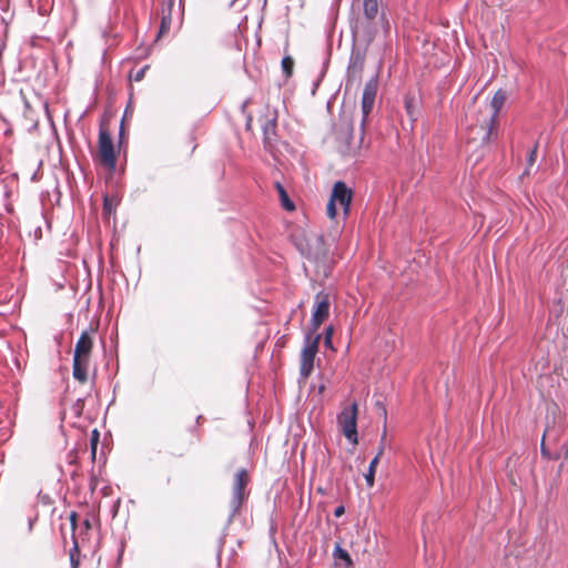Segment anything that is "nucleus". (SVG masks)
Listing matches in <instances>:
<instances>
[{
  "label": "nucleus",
  "mask_w": 568,
  "mask_h": 568,
  "mask_svg": "<svg viewBox=\"0 0 568 568\" xmlns=\"http://www.w3.org/2000/svg\"><path fill=\"white\" fill-rule=\"evenodd\" d=\"M314 242H315V244H316L318 247H322V246H323V244H324V240H323V237H322V236H315V237H314Z\"/></svg>",
  "instance_id": "obj_31"
},
{
  "label": "nucleus",
  "mask_w": 568,
  "mask_h": 568,
  "mask_svg": "<svg viewBox=\"0 0 568 568\" xmlns=\"http://www.w3.org/2000/svg\"><path fill=\"white\" fill-rule=\"evenodd\" d=\"M506 100H507L506 91L503 89H499L495 92L490 102L478 103V105L484 110H488V113H490L494 118H496L498 120V113L501 110V108L504 106Z\"/></svg>",
  "instance_id": "obj_12"
},
{
  "label": "nucleus",
  "mask_w": 568,
  "mask_h": 568,
  "mask_svg": "<svg viewBox=\"0 0 568 568\" xmlns=\"http://www.w3.org/2000/svg\"><path fill=\"white\" fill-rule=\"evenodd\" d=\"M344 513H345V508H344V506L341 505V506L336 507L334 515H335V517H341L342 515H344Z\"/></svg>",
  "instance_id": "obj_28"
},
{
  "label": "nucleus",
  "mask_w": 568,
  "mask_h": 568,
  "mask_svg": "<svg viewBox=\"0 0 568 568\" xmlns=\"http://www.w3.org/2000/svg\"><path fill=\"white\" fill-rule=\"evenodd\" d=\"M175 0H166L161 8V23L158 32L156 39H161L166 36L172 26V8L174 6Z\"/></svg>",
  "instance_id": "obj_11"
},
{
  "label": "nucleus",
  "mask_w": 568,
  "mask_h": 568,
  "mask_svg": "<svg viewBox=\"0 0 568 568\" xmlns=\"http://www.w3.org/2000/svg\"><path fill=\"white\" fill-rule=\"evenodd\" d=\"M248 483L250 475L247 470L244 468L237 470V473L234 476L232 498L230 501V506L232 508V516H235L243 506L247 497L246 487Z\"/></svg>",
  "instance_id": "obj_8"
},
{
  "label": "nucleus",
  "mask_w": 568,
  "mask_h": 568,
  "mask_svg": "<svg viewBox=\"0 0 568 568\" xmlns=\"http://www.w3.org/2000/svg\"><path fill=\"white\" fill-rule=\"evenodd\" d=\"M275 187L278 193L281 205L283 206V209L288 212H293L295 210V204L290 199L285 187L280 182L275 183Z\"/></svg>",
  "instance_id": "obj_15"
},
{
  "label": "nucleus",
  "mask_w": 568,
  "mask_h": 568,
  "mask_svg": "<svg viewBox=\"0 0 568 568\" xmlns=\"http://www.w3.org/2000/svg\"><path fill=\"white\" fill-rule=\"evenodd\" d=\"M321 341V334L316 333L313 338L307 337L306 344L301 353V365L300 373L303 378H307L313 368H314V359L318 352V344Z\"/></svg>",
  "instance_id": "obj_9"
},
{
  "label": "nucleus",
  "mask_w": 568,
  "mask_h": 568,
  "mask_svg": "<svg viewBox=\"0 0 568 568\" xmlns=\"http://www.w3.org/2000/svg\"><path fill=\"white\" fill-rule=\"evenodd\" d=\"M565 457L568 458V442H567V445H566Z\"/></svg>",
  "instance_id": "obj_35"
},
{
  "label": "nucleus",
  "mask_w": 568,
  "mask_h": 568,
  "mask_svg": "<svg viewBox=\"0 0 568 568\" xmlns=\"http://www.w3.org/2000/svg\"><path fill=\"white\" fill-rule=\"evenodd\" d=\"M70 561L72 565V568L79 567V546H78V541L75 539L73 540V547L70 550Z\"/></svg>",
  "instance_id": "obj_21"
},
{
  "label": "nucleus",
  "mask_w": 568,
  "mask_h": 568,
  "mask_svg": "<svg viewBox=\"0 0 568 568\" xmlns=\"http://www.w3.org/2000/svg\"><path fill=\"white\" fill-rule=\"evenodd\" d=\"M364 14L368 20H373L378 14V0H363Z\"/></svg>",
  "instance_id": "obj_16"
},
{
  "label": "nucleus",
  "mask_w": 568,
  "mask_h": 568,
  "mask_svg": "<svg viewBox=\"0 0 568 568\" xmlns=\"http://www.w3.org/2000/svg\"><path fill=\"white\" fill-rule=\"evenodd\" d=\"M123 133H124V123L123 121L121 122V126H120V138L123 136Z\"/></svg>",
  "instance_id": "obj_34"
},
{
  "label": "nucleus",
  "mask_w": 568,
  "mask_h": 568,
  "mask_svg": "<svg viewBox=\"0 0 568 568\" xmlns=\"http://www.w3.org/2000/svg\"><path fill=\"white\" fill-rule=\"evenodd\" d=\"M98 155L100 163L113 171L116 163V152L106 125L101 124L99 130Z\"/></svg>",
  "instance_id": "obj_7"
},
{
  "label": "nucleus",
  "mask_w": 568,
  "mask_h": 568,
  "mask_svg": "<svg viewBox=\"0 0 568 568\" xmlns=\"http://www.w3.org/2000/svg\"><path fill=\"white\" fill-rule=\"evenodd\" d=\"M468 143L487 146L497 136L498 120L474 101L466 112Z\"/></svg>",
  "instance_id": "obj_3"
},
{
  "label": "nucleus",
  "mask_w": 568,
  "mask_h": 568,
  "mask_svg": "<svg viewBox=\"0 0 568 568\" xmlns=\"http://www.w3.org/2000/svg\"><path fill=\"white\" fill-rule=\"evenodd\" d=\"M121 202V194L119 192L103 194V214L110 216L115 213L118 205Z\"/></svg>",
  "instance_id": "obj_13"
},
{
  "label": "nucleus",
  "mask_w": 568,
  "mask_h": 568,
  "mask_svg": "<svg viewBox=\"0 0 568 568\" xmlns=\"http://www.w3.org/2000/svg\"><path fill=\"white\" fill-rule=\"evenodd\" d=\"M334 554L338 559L344 560L347 566L353 564L349 554L345 549L341 548L339 545H336Z\"/></svg>",
  "instance_id": "obj_22"
},
{
  "label": "nucleus",
  "mask_w": 568,
  "mask_h": 568,
  "mask_svg": "<svg viewBox=\"0 0 568 568\" xmlns=\"http://www.w3.org/2000/svg\"><path fill=\"white\" fill-rule=\"evenodd\" d=\"M303 254L306 255V257L308 260H313L315 262L320 261V260H324L326 257V251L324 248H322L321 251H316V252H312L311 250H308L307 252H304L302 251Z\"/></svg>",
  "instance_id": "obj_24"
},
{
  "label": "nucleus",
  "mask_w": 568,
  "mask_h": 568,
  "mask_svg": "<svg viewBox=\"0 0 568 568\" xmlns=\"http://www.w3.org/2000/svg\"><path fill=\"white\" fill-rule=\"evenodd\" d=\"M236 3H239L241 8H244L246 6L247 1L246 0H233L231 4L234 6Z\"/></svg>",
  "instance_id": "obj_32"
},
{
  "label": "nucleus",
  "mask_w": 568,
  "mask_h": 568,
  "mask_svg": "<svg viewBox=\"0 0 568 568\" xmlns=\"http://www.w3.org/2000/svg\"><path fill=\"white\" fill-rule=\"evenodd\" d=\"M83 525L85 527L87 530H89L91 528V523H90V519L87 518L84 521H83Z\"/></svg>",
  "instance_id": "obj_33"
},
{
  "label": "nucleus",
  "mask_w": 568,
  "mask_h": 568,
  "mask_svg": "<svg viewBox=\"0 0 568 568\" xmlns=\"http://www.w3.org/2000/svg\"><path fill=\"white\" fill-rule=\"evenodd\" d=\"M282 69L287 78L292 75L294 69V60L292 57L286 55L282 59Z\"/></svg>",
  "instance_id": "obj_19"
},
{
  "label": "nucleus",
  "mask_w": 568,
  "mask_h": 568,
  "mask_svg": "<svg viewBox=\"0 0 568 568\" xmlns=\"http://www.w3.org/2000/svg\"><path fill=\"white\" fill-rule=\"evenodd\" d=\"M68 458H69L70 464H75L77 463V453L74 450L69 453Z\"/></svg>",
  "instance_id": "obj_29"
},
{
  "label": "nucleus",
  "mask_w": 568,
  "mask_h": 568,
  "mask_svg": "<svg viewBox=\"0 0 568 568\" xmlns=\"http://www.w3.org/2000/svg\"><path fill=\"white\" fill-rule=\"evenodd\" d=\"M93 328L83 331L74 347L72 374L80 384L88 382V369L93 349Z\"/></svg>",
  "instance_id": "obj_4"
},
{
  "label": "nucleus",
  "mask_w": 568,
  "mask_h": 568,
  "mask_svg": "<svg viewBox=\"0 0 568 568\" xmlns=\"http://www.w3.org/2000/svg\"><path fill=\"white\" fill-rule=\"evenodd\" d=\"M329 297L328 294L320 292L315 296L314 311L311 318V326L316 334L320 326L327 320L329 315Z\"/></svg>",
  "instance_id": "obj_10"
},
{
  "label": "nucleus",
  "mask_w": 568,
  "mask_h": 568,
  "mask_svg": "<svg viewBox=\"0 0 568 568\" xmlns=\"http://www.w3.org/2000/svg\"><path fill=\"white\" fill-rule=\"evenodd\" d=\"M537 149L538 144H535L534 148L530 150L527 156V166L523 173V176H529L531 174H536V172H531V166L535 164L537 159Z\"/></svg>",
  "instance_id": "obj_18"
},
{
  "label": "nucleus",
  "mask_w": 568,
  "mask_h": 568,
  "mask_svg": "<svg viewBox=\"0 0 568 568\" xmlns=\"http://www.w3.org/2000/svg\"><path fill=\"white\" fill-rule=\"evenodd\" d=\"M99 437H100L99 432L97 429H93L92 434H91V438H90V447H91V458H92V460L95 459Z\"/></svg>",
  "instance_id": "obj_20"
},
{
  "label": "nucleus",
  "mask_w": 568,
  "mask_h": 568,
  "mask_svg": "<svg viewBox=\"0 0 568 568\" xmlns=\"http://www.w3.org/2000/svg\"><path fill=\"white\" fill-rule=\"evenodd\" d=\"M69 519H70L72 531H74L77 528V524H78V514L75 511H71Z\"/></svg>",
  "instance_id": "obj_26"
},
{
  "label": "nucleus",
  "mask_w": 568,
  "mask_h": 568,
  "mask_svg": "<svg viewBox=\"0 0 568 568\" xmlns=\"http://www.w3.org/2000/svg\"><path fill=\"white\" fill-rule=\"evenodd\" d=\"M357 414L358 404L352 403L349 406L343 407L337 416V424L342 434L354 445L358 443L357 438Z\"/></svg>",
  "instance_id": "obj_6"
},
{
  "label": "nucleus",
  "mask_w": 568,
  "mask_h": 568,
  "mask_svg": "<svg viewBox=\"0 0 568 568\" xmlns=\"http://www.w3.org/2000/svg\"><path fill=\"white\" fill-rule=\"evenodd\" d=\"M332 335H333V327L329 326L325 329V345L328 347H332Z\"/></svg>",
  "instance_id": "obj_25"
},
{
  "label": "nucleus",
  "mask_w": 568,
  "mask_h": 568,
  "mask_svg": "<svg viewBox=\"0 0 568 568\" xmlns=\"http://www.w3.org/2000/svg\"><path fill=\"white\" fill-rule=\"evenodd\" d=\"M149 69H150L149 65H144L143 68H140L136 71H131L130 75H129L130 80L135 81V82L142 81L144 79L145 72Z\"/></svg>",
  "instance_id": "obj_23"
},
{
  "label": "nucleus",
  "mask_w": 568,
  "mask_h": 568,
  "mask_svg": "<svg viewBox=\"0 0 568 568\" xmlns=\"http://www.w3.org/2000/svg\"><path fill=\"white\" fill-rule=\"evenodd\" d=\"M540 452H541L542 456L549 458V453L545 446V435L542 436V439H541Z\"/></svg>",
  "instance_id": "obj_27"
},
{
  "label": "nucleus",
  "mask_w": 568,
  "mask_h": 568,
  "mask_svg": "<svg viewBox=\"0 0 568 568\" xmlns=\"http://www.w3.org/2000/svg\"><path fill=\"white\" fill-rule=\"evenodd\" d=\"M252 122H253L252 115H247L246 125H245L247 131H252Z\"/></svg>",
  "instance_id": "obj_30"
},
{
  "label": "nucleus",
  "mask_w": 568,
  "mask_h": 568,
  "mask_svg": "<svg viewBox=\"0 0 568 568\" xmlns=\"http://www.w3.org/2000/svg\"><path fill=\"white\" fill-rule=\"evenodd\" d=\"M277 111L265 103L261 105L257 111V122L261 125L263 133V143L266 151H268L275 160L282 163V159H287L288 155L294 153L293 148L280 139L277 135Z\"/></svg>",
  "instance_id": "obj_2"
},
{
  "label": "nucleus",
  "mask_w": 568,
  "mask_h": 568,
  "mask_svg": "<svg viewBox=\"0 0 568 568\" xmlns=\"http://www.w3.org/2000/svg\"><path fill=\"white\" fill-rule=\"evenodd\" d=\"M383 452H384V448H383V446H381L378 452H377V454H376V456L371 460L369 466H368V470L365 474V480H366V484H367V486L369 488L374 486L376 467H377V465L379 463V459H381V456L383 455Z\"/></svg>",
  "instance_id": "obj_14"
},
{
  "label": "nucleus",
  "mask_w": 568,
  "mask_h": 568,
  "mask_svg": "<svg viewBox=\"0 0 568 568\" xmlns=\"http://www.w3.org/2000/svg\"><path fill=\"white\" fill-rule=\"evenodd\" d=\"M197 423L202 422V416H199L196 419Z\"/></svg>",
  "instance_id": "obj_36"
},
{
  "label": "nucleus",
  "mask_w": 568,
  "mask_h": 568,
  "mask_svg": "<svg viewBox=\"0 0 568 568\" xmlns=\"http://www.w3.org/2000/svg\"><path fill=\"white\" fill-rule=\"evenodd\" d=\"M353 190L343 181H337L331 192L328 203L326 205V214L331 220L337 216V206H339L344 217L349 214V207L353 200Z\"/></svg>",
  "instance_id": "obj_5"
},
{
  "label": "nucleus",
  "mask_w": 568,
  "mask_h": 568,
  "mask_svg": "<svg viewBox=\"0 0 568 568\" xmlns=\"http://www.w3.org/2000/svg\"><path fill=\"white\" fill-rule=\"evenodd\" d=\"M405 110H406V113L408 114V116L412 119V120H416V115H417V104H416V99L414 95H409L407 94L405 97Z\"/></svg>",
  "instance_id": "obj_17"
},
{
  "label": "nucleus",
  "mask_w": 568,
  "mask_h": 568,
  "mask_svg": "<svg viewBox=\"0 0 568 568\" xmlns=\"http://www.w3.org/2000/svg\"><path fill=\"white\" fill-rule=\"evenodd\" d=\"M378 89L377 79H371L364 88L363 97H362V129L359 132V136L355 139L353 135V121L352 118L343 113L339 118V124L336 129L337 139L343 146V151L351 155L357 154L364 141V124L371 111L373 110L375 98Z\"/></svg>",
  "instance_id": "obj_1"
}]
</instances>
